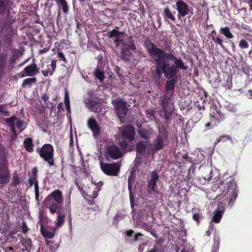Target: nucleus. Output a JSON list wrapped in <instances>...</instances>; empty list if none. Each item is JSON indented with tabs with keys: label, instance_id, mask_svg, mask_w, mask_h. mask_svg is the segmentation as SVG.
<instances>
[{
	"label": "nucleus",
	"instance_id": "f257e3e1",
	"mask_svg": "<svg viewBox=\"0 0 252 252\" xmlns=\"http://www.w3.org/2000/svg\"><path fill=\"white\" fill-rule=\"evenodd\" d=\"M159 135L157 137L156 142L154 145L147 141L140 142L136 145L137 152L141 154H144L146 152L151 154L154 151L161 149L166 140L167 134L163 128L159 129Z\"/></svg>",
	"mask_w": 252,
	"mask_h": 252
},
{
	"label": "nucleus",
	"instance_id": "f03ea898",
	"mask_svg": "<svg viewBox=\"0 0 252 252\" xmlns=\"http://www.w3.org/2000/svg\"><path fill=\"white\" fill-rule=\"evenodd\" d=\"M219 188L221 193L217 196V198L220 199L225 197V199L229 201V205L232 206L231 204L235 200L237 196L236 184L235 181L232 179L225 182L223 181L220 183Z\"/></svg>",
	"mask_w": 252,
	"mask_h": 252
},
{
	"label": "nucleus",
	"instance_id": "7ed1b4c3",
	"mask_svg": "<svg viewBox=\"0 0 252 252\" xmlns=\"http://www.w3.org/2000/svg\"><path fill=\"white\" fill-rule=\"evenodd\" d=\"M146 48L148 53L156 62L157 64L166 63L165 61L168 59L169 54H166L163 50L158 48L152 43H147Z\"/></svg>",
	"mask_w": 252,
	"mask_h": 252
},
{
	"label": "nucleus",
	"instance_id": "20e7f679",
	"mask_svg": "<svg viewBox=\"0 0 252 252\" xmlns=\"http://www.w3.org/2000/svg\"><path fill=\"white\" fill-rule=\"evenodd\" d=\"M54 148L49 144H44L39 150L40 156L46 161L50 166L54 165Z\"/></svg>",
	"mask_w": 252,
	"mask_h": 252
},
{
	"label": "nucleus",
	"instance_id": "39448f33",
	"mask_svg": "<svg viewBox=\"0 0 252 252\" xmlns=\"http://www.w3.org/2000/svg\"><path fill=\"white\" fill-rule=\"evenodd\" d=\"M5 157L3 148L0 144V183L6 184L9 181V173L4 165Z\"/></svg>",
	"mask_w": 252,
	"mask_h": 252
},
{
	"label": "nucleus",
	"instance_id": "423d86ee",
	"mask_svg": "<svg viewBox=\"0 0 252 252\" xmlns=\"http://www.w3.org/2000/svg\"><path fill=\"white\" fill-rule=\"evenodd\" d=\"M136 49L135 45L132 38L130 37L127 41L125 40L122 44L121 56L123 59L128 60L131 55L129 50H135Z\"/></svg>",
	"mask_w": 252,
	"mask_h": 252
},
{
	"label": "nucleus",
	"instance_id": "0eeeda50",
	"mask_svg": "<svg viewBox=\"0 0 252 252\" xmlns=\"http://www.w3.org/2000/svg\"><path fill=\"white\" fill-rule=\"evenodd\" d=\"M100 165L102 171L108 175L117 176L120 170V165L118 163H105L100 161Z\"/></svg>",
	"mask_w": 252,
	"mask_h": 252
},
{
	"label": "nucleus",
	"instance_id": "6e6552de",
	"mask_svg": "<svg viewBox=\"0 0 252 252\" xmlns=\"http://www.w3.org/2000/svg\"><path fill=\"white\" fill-rule=\"evenodd\" d=\"M158 179V176L157 172H152L148 185V195L151 197L155 196L158 193V189L156 187V183Z\"/></svg>",
	"mask_w": 252,
	"mask_h": 252
},
{
	"label": "nucleus",
	"instance_id": "1a4fd4ad",
	"mask_svg": "<svg viewBox=\"0 0 252 252\" xmlns=\"http://www.w3.org/2000/svg\"><path fill=\"white\" fill-rule=\"evenodd\" d=\"M210 117L211 122L206 124V127L210 126H216L218 124L223 120L224 116L220 111H212L210 114Z\"/></svg>",
	"mask_w": 252,
	"mask_h": 252
},
{
	"label": "nucleus",
	"instance_id": "9d476101",
	"mask_svg": "<svg viewBox=\"0 0 252 252\" xmlns=\"http://www.w3.org/2000/svg\"><path fill=\"white\" fill-rule=\"evenodd\" d=\"M176 10L178 12V16L185 17L189 13V9L188 4L182 0L176 1Z\"/></svg>",
	"mask_w": 252,
	"mask_h": 252
},
{
	"label": "nucleus",
	"instance_id": "9b49d317",
	"mask_svg": "<svg viewBox=\"0 0 252 252\" xmlns=\"http://www.w3.org/2000/svg\"><path fill=\"white\" fill-rule=\"evenodd\" d=\"M120 132L124 138L129 141H132L134 138V128L131 126H122L120 129Z\"/></svg>",
	"mask_w": 252,
	"mask_h": 252
},
{
	"label": "nucleus",
	"instance_id": "f8f14e48",
	"mask_svg": "<svg viewBox=\"0 0 252 252\" xmlns=\"http://www.w3.org/2000/svg\"><path fill=\"white\" fill-rule=\"evenodd\" d=\"M109 37L113 39L116 45H120L125 37V34L124 32H119L117 30H113L109 34Z\"/></svg>",
	"mask_w": 252,
	"mask_h": 252
},
{
	"label": "nucleus",
	"instance_id": "ddd939ff",
	"mask_svg": "<svg viewBox=\"0 0 252 252\" xmlns=\"http://www.w3.org/2000/svg\"><path fill=\"white\" fill-rule=\"evenodd\" d=\"M46 203H48L49 201H54L56 203L61 204L63 202L62 193L60 190H56L49 195L46 198Z\"/></svg>",
	"mask_w": 252,
	"mask_h": 252
},
{
	"label": "nucleus",
	"instance_id": "4468645a",
	"mask_svg": "<svg viewBox=\"0 0 252 252\" xmlns=\"http://www.w3.org/2000/svg\"><path fill=\"white\" fill-rule=\"evenodd\" d=\"M107 153L109 157L113 159L119 158L122 156V153L118 147L114 145L107 147Z\"/></svg>",
	"mask_w": 252,
	"mask_h": 252
},
{
	"label": "nucleus",
	"instance_id": "2eb2a0df",
	"mask_svg": "<svg viewBox=\"0 0 252 252\" xmlns=\"http://www.w3.org/2000/svg\"><path fill=\"white\" fill-rule=\"evenodd\" d=\"M87 124L89 128L93 132L94 136L97 137L100 132V127L97 122L94 118H90L88 120Z\"/></svg>",
	"mask_w": 252,
	"mask_h": 252
},
{
	"label": "nucleus",
	"instance_id": "dca6fc26",
	"mask_svg": "<svg viewBox=\"0 0 252 252\" xmlns=\"http://www.w3.org/2000/svg\"><path fill=\"white\" fill-rule=\"evenodd\" d=\"M141 221H148L150 218H153V210L150 206H146L140 212Z\"/></svg>",
	"mask_w": 252,
	"mask_h": 252
},
{
	"label": "nucleus",
	"instance_id": "f3484780",
	"mask_svg": "<svg viewBox=\"0 0 252 252\" xmlns=\"http://www.w3.org/2000/svg\"><path fill=\"white\" fill-rule=\"evenodd\" d=\"M137 227L141 228L147 232H149L155 238H157V236L155 233V231L153 229V225L148 224L145 221H137L136 222Z\"/></svg>",
	"mask_w": 252,
	"mask_h": 252
},
{
	"label": "nucleus",
	"instance_id": "a211bd4d",
	"mask_svg": "<svg viewBox=\"0 0 252 252\" xmlns=\"http://www.w3.org/2000/svg\"><path fill=\"white\" fill-rule=\"evenodd\" d=\"M168 59L172 60L174 62L175 66L177 67V69H184L186 70L188 69V66L184 64L183 61L180 58L178 59L173 54L169 53L168 55Z\"/></svg>",
	"mask_w": 252,
	"mask_h": 252
},
{
	"label": "nucleus",
	"instance_id": "6ab92c4d",
	"mask_svg": "<svg viewBox=\"0 0 252 252\" xmlns=\"http://www.w3.org/2000/svg\"><path fill=\"white\" fill-rule=\"evenodd\" d=\"M26 76H33L39 73L38 69L35 63L27 66L23 71Z\"/></svg>",
	"mask_w": 252,
	"mask_h": 252
},
{
	"label": "nucleus",
	"instance_id": "aec40b11",
	"mask_svg": "<svg viewBox=\"0 0 252 252\" xmlns=\"http://www.w3.org/2000/svg\"><path fill=\"white\" fill-rule=\"evenodd\" d=\"M178 69L174 65H169L166 63L165 77L168 79H172L178 73Z\"/></svg>",
	"mask_w": 252,
	"mask_h": 252
},
{
	"label": "nucleus",
	"instance_id": "412c9836",
	"mask_svg": "<svg viewBox=\"0 0 252 252\" xmlns=\"http://www.w3.org/2000/svg\"><path fill=\"white\" fill-rule=\"evenodd\" d=\"M115 110H128L126 102L122 99H118L112 101Z\"/></svg>",
	"mask_w": 252,
	"mask_h": 252
},
{
	"label": "nucleus",
	"instance_id": "4be33fe9",
	"mask_svg": "<svg viewBox=\"0 0 252 252\" xmlns=\"http://www.w3.org/2000/svg\"><path fill=\"white\" fill-rule=\"evenodd\" d=\"M224 211L223 206H221L220 204L218 206V210L214 212V215L212 219V221L215 223L220 222L221 218Z\"/></svg>",
	"mask_w": 252,
	"mask_h": 252
},
{
	"label": "nucleus",
	"instance_id": "5701e85b",
	"mask_svg": "<svg viewBox=\"0 0 252 252\" xmlns=\"http://www.w3.org/2000/svg\"><path fill=\"white\" fill-rule=\"evenodd\" d=\"M29 183L30 187L34 185L35 198L37 200L39 197V188L36 175L33 174L32 176L30 177L29 179Z\"/></svg>",
	"mask_w": 252,
	"mask_h": 252
},
{
	"label": "nucleus",
	"instance_id": "b1692460",
	"mask_svg": "<svg viewBox=\"0 0 252 252\" xmlns=\"http://www.w3.org/2000/svg\"><path fill=\"white\" fill-rule=\"evenodd\" d=\"M44 204L45 207L49 209V210L52 214H54L55 213L58 214V212H60L59 209L58 205L57 203L54 201H49L48 203H46V200L45 199Z\"/></svg>",
	"mask_w": 252,
	"mask_h": 252
},
{
	"label": "nucleus",
	"instance_id": "393cba45",
	"mask_svg": "<svg viewBox=\"0 0 252 252\" xmlns=\"http://www.w3.org/2000/svg\"><path fill=\"white\" fill-rule=\"evenodd\" d=\"M49 99V97L45 94H43L41 96V103L43 108H47L50 110H52L54 107V104L53 103L49 102V103L47 104V101Z\"/></svg>",
	"mask_w": 252,
	"mask_h": 252
},
{
	"label": "nucleus",
	"instance_id": "a878e982",
	"mask_svg": "<svg viewBox=\"0 0 252 252\" xmlns=\"http://www.w3.org/2000/svg\"><path fill=\"white\" fill-rule=\"evenodd\" d=\"M138 132L141 137L145 139H148L150 138L153 133L152 130L150 129H140Z\"/></svg>",
	"mask_w": 252,
	"mask_h": 252
},
{
	"label": "nucleus",
	"instance_id": "bb28decb",
	"mask_svg": "<svg viewBox=\"0 0 252 252\" xmlns=\"http://www.w3.org/2000/svg\"><path fill=\"white\" fill-rule=\"evenodd\" d=\"M134 182V179L132 175H130L128 177V189L129 192V198L131 203V205L132 206L133 205V193L132 192V185Z\"/></svg>",
	"mask_w": 252,
	"mask_h": 252
},
{
	"label": "nucleus",
	"instance_id": "cd10ccee",
	"mask_svg": "<svg viewBox=\"0 0 252 252\" xmlns=\"http://www.w3.org/2000/svg\"><path fill=\"white\" fill-rule=\"evenodd\" d=\"M24 145L27 151L29 152L33 151L32 141L31 138H26L24 141Z\"/></svg>",
	"mask_w": 252,
	"mask_h": 252
},
{
	"label": "nucleus",
	"instance_id": "c85d7f7f",
	"mask_svg": "<svg viewBox=\"0 0 252 252\" xmlns=\"http://www.w3.org/2000/svg\"><path fill=\"white\" fill-rule=\"evenodd\" d=\"M84 102L86 108L89 109H95V110H97L98 109L97 106L99 105V104L96 103L93 100L86 99L84 100Z\"/></svg>",
	"mask_w": 252,
	"mask_h": 252
},
{
	"label": "nucleus",
	"instance_id": "c756f323",
	"mask_svg": "<svg viewBox=\"0 0 252 252\" xmlns=\"http://www.w3.org/2000/svg\"><path fill=\"white\" fill-rule=\"evenodd\" d=\"M41 232L45 238L51 239L55 236L54 232L44 229L42 226L41 228Z\"/></svg>",
	"mask_w": 252,
	"mask_h": 252
},
{
	"label": "nucleus",
	"instance_id": "7c9ffc66",
	"mask_svg": "<svg viewBox=\"0 0 252 252\" xmlns=\"http://www.w3.org/2000/svg\"><path fill=\"white\" fill-rule=\"evenodd\" d=\"M176 80L175 78H172L171 80H168L166 83V90L169 92L173 91L175 88Z\"/></svg>",
	"mask_w": 252,
	"mask_h": 252
},
{
	"label": "nucleus",
	"instance_id": "2f4dec72",
	"mask_svg": "<svg viewBox=\"0 0 252 252\" xmlns=\"http://www.w3.org/2000/svg\"><path fill=\"white\" fill-rule=\"evenodd\" d=\"M58 216L56 224L58 227L62 226L64 222V215L62 214L60 212H58Z\"/></svg>",
	"mask_w": 252,
	"mask_h": 252
},
{
	"label": "nucleus",
	"instance_id": "473e14b6",
	"mask_svg": "<svg viewBox=\"0 0 252 252\" xmlns=\"http://www.w3.org/2000/svg\"><path fill=\"white\" fill-rule=\"evenodd\" d=\"M220 32L222 34H223L227 38L231 39L233 37V34L230 32L228 27L221 28Z\"/></svg>",
	"mask_w": 252,
	"mask_h": 252
},
{
	"label": "nucleus",
	"instance_id": "72a5a7b5",
	"mask_svg": "<svg viewBox=\"0 0 252 252\" xmlns=\"http://www.w3.org/2000/svg\"><path fill=\"white\" fill-rule=\"evenodd\" d=\"M166 63L161 64H157L156 71L158 74L161 75L162 73L165 74Z\"/></svg>",
	"mask_w": 252,
	"mask_h": 252
},
{
	"label": "nucleus",
	"instance_id": "f704fd0d",
	"mask_svg": "<svg viewBox=\"0 0 252 252\" xmlns=\"http://www.w3.org/2000/svg\"><path fill=\"white\" fill-rule=\"evenodd\" d=\"M22 246L25 247L26 250H28L31 248L32 246V241L30 239H23L21 241Z\"/></svg>",
	"mask_w": 252,
	"mask_h": 252
},
{
	"label": "nucleus",
	"instance_id": "c9c22d12",
	"mask_svg": "<svg viewBox=\"0 0 252 252\" xmlns=\"http://www.w3.org/2000/svg\"><path fill=\"white\" fill-rule=\"evenodd\" d=\"M64 104L66 110H70L69 97L68 92L66 90H65L64 93Z\"/></svg>",
	"mask_w": 252,
	"mask_h": 252
},
{
	"label": "nucleus",
	"instance_id": "e433bc0d",
	"mask_svg": "<svg viewBox=\"0 0 252 252\" xmlns=\"http://www.w3.org/2000/svg\"><path fill=\"white\" fill-rule=\"evenodd\" d=\"M36 78H28L24 80L22 83V86L23 87H25L27 85H31L32 83H34L36 82Z\"/></svg>",
	"mask_w": 252,
	"mask_h": 252
},
{
	"label": "nucleus",
	"instance_id": "4c0bfd02",
	"mask_svg": "<svg viewBox=\"0 0 252 252\" xmlns=\"http://www.w3.org/2000/svg\"><path fill=\"white\" fill-rule=\"evenodd\" d=\"M95 77L97 78L100 82H102L104 80V72L100 71L98 68H96L94 72Z\"/></svg>",
	"mask_w": 252,
	"mask_h": 252
},
{
	"label": "nucleus",
	"instance_id": "58836bf2",
	"mask_svg": "<svg viewBox=\"0 0 252 252\" xmlns=\"http://www.w3.org/2000/svg\"><path fill=\"white\" fill-rule=\"evenodd\" d=\"M16 120V118L15 117L8 118L6 120V123L7 125L10 127V129H13L14 128V122Z\"/></svg>",
	"mask_w": 252,
	"mask_h": 252
},
{
	"label": "nucleus",
	"instance_id": "ea45409f",
	"mask_svg": "<svg viewBox=\"0 0 252 252\" xmlns=\"http://www.w3.org/2000/svg\"><path fill=\"white\" fill-rule=\"evenodd\" d=\"M8 0H0V14H2L5 10Z\"/></svg>",
	"mask_w": 252,
	"mask_h": 252
},
{
	"label": "nucleus",
	"instance_id": "a19ab883",
	"mask_svg": "<svg viewBox=\"0 0 252 252\" xmlns=\"http://www.w3.org/2000/svg\"><path fill=\"white\" fill-rule=\"evenodd\" d=\"M220 241L218 236L214 237V246L211 252H218L219 248Z\"/></svg>",
	"mask_w": 252,
	"mask_h": 252
},
{
	"label": "nucleus",
	"instance_id": "79ce46f5",
	"mask_svg": "<svg viewBox=\"0 0 252 252\" xmlns=\"http://www.w3.org/2000/svg\"><path fill=\"white\" fill-rule=\"evenodd\" d=\"M57 2H60L62 5L63 11L64 13H66L68 12V6L67 2L65 0H59Z\"/></svg>",
	"mask_w": 252,
	"mask_h": 252
},
{
	"label": "nucleus",
	"instance_id": "37998d69",
	"mask_svg": "<svg viewBox=\"0 0 252 252\" xmlns=\"http://www.w3.org/2000/svg\"><path fill=\"white\" fill-rule=\"evenodd\" d=\"M164 13L168 18L170 19L172 21H174L175 20V18L173 15L172 13L170 11L168 8H166L164 9Z\"/></svg>",
	"mask_w": 252,
	"mask_h": 252
},
{
	"label": "nucleus",
	"instance_id": "c03bdc74",
	"mask_svg": "<svg viewBox=\"0 0 252 252\" xmlns=\"http://www.w3.org/2000/svg\"><path fill=\"white\" fill-rule=\"evenodd\" d=\"M171 111H158V114L161 117H164V119L167 120L171 115Z\"/></svg>",
	"mask_w": 252,
	"mask_h": 252
},
{
	"label": "nucleus",
	"instance_id": "a18cd8bd",
	"mask_svg": "<svg viewBox=\"0 0 252 252\" xmlns=\"http://www.w3.org/2000/svg\"><path fill=\"white\" fill-rule=\"evenodd\" d=\"M126 111H117V115L119 117L120 121L122 123H125V117H123V115H125L126 114Z\"/></svg>",
	"mask_w": 252,
	"mask_h": 252
},
{
	"label": "nucleus",
	"instance_id": "49530a36",
	"mask_svg": "<svg viewBox=\"0 0 252 252\" xmlns=\"http://www.w3.org/2000/svg\"><path fill=\"white\" fill-rule=\"evenodd\" d=\"M230 139V137L228 135H224L220 136L216 141L215 142V144H217V143L220 142H225L227 140Z\"/></svg>",
	"mask_w": 252,
	"mask_h": 252
},
{
	"label": "nucleus",
	"instance_id": "de8ad7c7",
	"mask_svg": "<svg viewBox=\"0 0 252 252\" xmlns=\"http://www.w3.org/2000/svg\"><path fill=\"white\" fill-rule=\"evenodd\" d=\"M213 40L216 43L219 44L221 48H224V46L223 44V40L220 37H217L215 38L213 37Z\"/></svg>",
	"mask_w": 252,
	"mask_h": 252
},
{
	"label": "nucleus",
	"instance_id": "09e8293b",
	"mask_svg": "<svg viewBox=\"0 0 252 252\" xmlns=\"http://www.w3.org/2000/svg\"><path fill=\"white\" fill-rule=\"evenodd\" d=\"M239 46L241 48H247L249 47V43L246 40L241 39L239 41Z\"/></svg>",
	"mask_w": 252,
	"mask_h": 252
},
{
	"label": "nucleus",
	"instance_id": "8fccbe9b",
	"mask_svg": "<svg viewBox=\"0 0 252 252\" xmlns=\"http://www.w3.org/2000/svg\"><path fill=\"white\" fill-rule=\"evenodd\" d=\"M17 51H15V53H14V52H13V54H16V53H17ZM16 60H17V58L16 57H15V55H14L9 60V63L11 64V68H13V64L15 63V62H16Z\"/></svg>",
	"mask_w": 252,
	"mask_h": 252
},
{
	"label": "nucleus",
	"instance_id": "3c124183",
	"mask_svg": "<svg viewBox=\"0 0 252 252\" xmlns=\"http://www.w3.org/2000/svg\"><path fill=\"white\" fill-rule=\"evenodd\" d=\"M20 182L18 175H15L13 178V184L14 186L18 185Z\"/></svg>",
	"mask_w": 252,
	"mask_h": 252
},
{
	"label": "nucleus",
	"instance_id": "603ef678",
	"mask_svg": "<svg viewBox=\"0 0 252 252\" xmlns=\"http://www.w3.org/2000/svg\"><path fill=\"white\" fill-rule=\"evenodd\" d=\"M42 72L43 75L45 77L47 76L48 75H52L53 73V71H51L49 67L47 69H44Z\"/></svg>",
	"mask_w": 252,
	"mask_h": 252
},
{
	"label": "nucleus",
	"instance_id": "864d4df0",
	"mask_svg": "<svg viewBox=\"0 0 252 252\" xmlns=\"http://www.w3.org/2000/svg\"><path fill=\"white\" fill-rule=\"evenodd\" d=\"M24 122L20 120H18L16 122V126L20 129V131L23 130V128L22 127L24 125Z\"/></svg>",
	"mask_w": 252,
	"mask_h": 252
},
{
	"label": "nucleus",
	"instance_id": "5fc2aeb1",
	"mask_svg": "<svg viewBox=\"0 0 252 252\" xmlns=\"http://www.w3.org/2000/svg\"><path fill=\"white\" fill-rule=\"evenodd\" d=\"M202 218L200 214H195L193 215V219L197 223L199 222V220Z\"/></svg>",
	"mask_w": 252,
	"mask_h": 252
},
{
	"label": "nucleus",
	"instance_id": "6e6d98bb",
	"mask_svg": "<svg viewBox=\"0 0 252 252\" xmlns=\"http://www.w3.org/2000/svg\"><path fill=\"white\" fill-rule=\"evenodd\" d=\"M56 63H57V61L53 60V61H52L51 63V64L50 65L51 67V68H52L51 71H53V72H54V71L56 69Z\"/></svg>",
	"mask_w": 252,
	"mask_h": 252
},
{
	"label": "nucleus",
	"instance_id": "4d7b16f0",
	"mask_svg": "<svg viewBox=\"0 0 252 252\" xmlns=\"http://www.w3.org/2000/svg\"><path fill=\"white\" fill-rule=\"evenodd\" d=\"M147 252H159V250L158 249V246L155 245L152 249L147 251Z\"/></svg>",
	"mask_w": 252,
	"mask_h": 252
},
{
	"label": "nucleus",
	"instance_id": "13d9d810",
	"mask_svg": "<svg viewBox=\"0 0 252 252\" xmlns=\"http://www.w3.org/2000/svg\"><path fill=\"white\" fill-rule=\"evenodd\" d=\"M10 130L12 131V134H11V138L12 140H14L16 138V136H17L16 132L15 131L14 128L13 129H10Z\"/></svg>",
	"mask_w": 252,
	"mask_h": 252
},
{
	"label": "nucleus",
	"instance_id": "bf43d9fd",
	"mask_svg": "<svg viewBox=\"0 0 252 252\" xmlns=\"http://www.w3.org/2000/svg\"><path fill=\"white\" fill-rule=\"evenodd\" d=\"M120 145L122 149H125L127 146V143L126 141L123 140V141L120 142Z\"/></svg>",
	"mask_w": 252,
	"mask_h": 252
},
{
	"label": "nucleus",
	"instance_id": "052dcab7",
	"mask_svg": "<svg viewBox=\"0 0 252 252\" xmlns=\"http://www.w3.org/2000/svg\"><path fill=\"white\" fill-rule=\"evenodd\" d=\"M247 96L251 99L252 98V90H249L246 94Z\"/></svg>",
	"mask_w": 252,
	"mask_h": 252
},
{
	"label": "nucleus",
	"instance_id": "680f3d73",
	"mask_svg": "<svg viewBox=\"0 0 252 252\" xmlns=\"http://www.w3.org/2000/svg\"><path fill=\"white\" fill-rule=\"evenodd\" d=\"M58 57L60 58H62L63 59L64 61L65 60V57L63 55V54L62 53V52H59L58 53Z\"/></svg>",
	"mask_w": 252,
	"mask_h": 252
},
{
	"label": "nucleus",
	"instance_id": "e2e57ef3",
	"mask_svg": "<svg viewBox=\"0 0 252 252\" xmlns=\"http://www.w3.org/2000/svg\"><path fill=\"white\" fill-rule=\"evenodd\" d=\"M118 218H119V215H118V214H117L116 215L114 218V220L113 223H115V224H117V223H118V222L116 221H117Z\"/></svg>",
	"mask_w": 252,
	"mask_h": 252
},
{
	"label": "nucleus",
	"instance_id": "0e129e2a",
	"mask_svg": "<svg viewBox=\"0 0 252 252\" xmlns=\"http://www.w3.org/2000/svg\"><path fill=\"white\" fill-rule=\"evenodd\" d=\"M28 231V228L24 223L23 224V231L26 233Z\"/></svg>",
	"mask_w": 252,
	"mask_h": 252
},
{
	"label": "nucleus",
	"instance_id": "69168bd1",
	"mask_svg": "<svg viewBox=\"0 0 252 252\" xmlns=\"http://www.w3.org/2000/svg\"><path fill=\"white\" fill-rule=\"evenodd\" d=\"M12 34V33L11 32H8L7 33L5 34L6 39H9L10 38V37L11 36Z\"/></svg>",
	"mask_w": 252,
	"mask_h": 252
},
{
	"label": "nucleus",
	"instance_id": "338daca9",
	"mask_svg": "<svg viewBox=\"0 0 252 252\" xmlns=\"http://www.w3.org/2000/svg\"><path fill=\"white\" fill-rule=\"evenodd\" d=\"M143 235L141 233H137L134 236V241H137L139 236H142Z\"/></svg>",
	"mask_w": 252,
	"mask_h": 252
},
{
	"label": "nucleus",
	"instance_id": "774afa93",
	"mask_svg": "<svg viewBox=\"0 0 252 252\" xmlns=\"http://www.w3.org/2000/svg\"><path fill=\"white\" fill-rule=\"evenodd\" d=\"M126 235L128 236H131L133 233V231L132 230H128L126 231Z\"/></svg>",
	"mask_w": 252,
	"mask_h": 252
}]
</instances>
